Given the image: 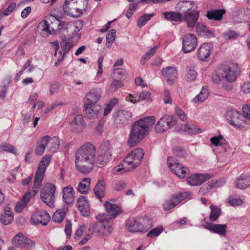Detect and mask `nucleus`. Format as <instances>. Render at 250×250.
Returning <instances> with one entry per match:
<instances>
[{"label":"nucleus","instance_id":"f257e3e1","mask_svg":"<svg viewBox=\"0 0 250 250\" xmlns=\"http://www.w3.org/2000/svg\"><path fill=\"white\" fill-rule=\"evenodd\" d=\"M51 18L53 22L51 24H49L46 20L41 21L39 25V27L41 30V34L42 36H48L51 35L59 34L64 36H68L69 38L73 40V41H69L66 40H62L60 45L64 54L67 53L77 43L81 38L80 33L84 24L83 20H77L74 22H62L55 16H51Z\"/></svg>","mask_w":250,"mask_h":250},{"label":"nucleus","instance_id":"f03ea898","mask_svg":"<svg viewBox=\"0 0 250 250\" xmlns=\"http://www.w3.org/2000/svg\"><path fill=\"white\" fill-rule=\"evenodd\" d=\"M155 121L153 116L141 119L135 121L132 125V129L128 140L129 146L131 147L140 142L148 133Z\"/></svg>","mask_w":250,"mask_h":250},{"label":"nucleus","instance_id":"7ed1b4c3","mask_svg":"<svg viewBox=\"0 0 250 250\" xmlns=\"http://www.w3.org/2000/svg\"><path fill=\"white\" fill-rule=\"evenodd\" d=\"M175 7L183 13V21L186 22L187 27L194 28L199 18V12L197 10L195 2L190 0L181 1L177 3Z\"/></svg>","mask_w":250,"mask_h":250},{"label":"nucleus","instance_id":"20e7f679","mask_svg":"<svg viewBox=\"0 0 250 250\" xmlns=\"http://www.w3.org/2000/svg\"><path fill=\"white\" fill-rule=\"evenodd\" d=\"M56 186L50 183L44 184L40 192L42 201L51 208L55 207Z\"/></svg>","mask_w":250,"mask_h":250},{"label":"nucleus","instance_id":"39448f33","mask_svg":"<svg viewBox=\"0 0 250 250\" xmlns=\"http://www.w3.org/2000/svg\"><path fill=\"white\" fill-rule=\"evenodd\" d=\"M151 227L150 221L146 219H131L126 223V228L131 232H146Z\"/></svg>","mask_w":250,"mask_h":250},{"label":"nucleus","instance_id":"423d86ee","mask_svg":"<svg viewBox=\"0 0 250 250\" xmlns=\"http://www.w3.org/2000/svg\"><path fill=\"white\" fill-rule=\"evenodd\" d=\"M82 0H65L63 7L64 12L71 17H78L85 10L84 6H82Z\"/></svg>","mask_w":250,"mask_h":250},{"label":"nucleus","instance_id":"0eeeda50","mask_svg":"<svg viewBox=\"0 0 250 250\" xmlns=\"http://www.w3.org/2000/svg\"><path fill=\"white\" fill-rule=\"evenodd\" d=\"M96 149L90 143H86L81 146L76 151L75 161L93 160L95 156Z\"/></svg>","mask_w":250,"mask_h":250},{"label":"nucleus","instance_id":"6e6552de","mask_svg":"<svg viewBox=\"0 0 250 250\" xmlns=\"http://www.w3.org/2000/svg\"><path fill=\"white\" fill-rule=\"evenodd\" d=\"M176 124V120L173 116L165 115L157 122L154 130L157 133H163L172 128Z\"/></svg>","mask_w":250,"mask_h":250},{"label":"nucleus","instance_id":"1a4fd4ad","mask_svg":"<svg viewBox=\"0 0 250 250\" xmlns=\"http://www.w3.org/2000/svg\"><path fill=\"white\" fill-rule=\"evenodd\" d=\"M192 194L190 192H179L164 202L163 204V209L165 211L170 210L185 199L190 198Z\"/></svg>","mask_w":250,"mask_h":250},{"label":"nucleus","instance_id":"9d476101","mask_svg":"<svg viewBox=\"0 0 250 250\" xmlns=\"http://www.w3.org/2000/svg\"><path fill=\"white\" fill-rule=\"evenodd\" d=\"M167 163L171 171L178 177L183 178L189 173V169L179 163L178 161L172 157H168Z\"/></svg>","mask_w":250,"mask_h":250},{"label":"nucleus","instance_id":"9b49d317","mask_svg":"<svg viewBox=\"0 0 250 250\" xmlns=\"http://www.w3.org/2000/svg\"><path fill=\"white\" fill-rule=\"evenodd\" d=\"M144 155V151L138 148L132 151L125 158V164H128L134 169L141 163Z\"/></svg>","mask_w":250,"mask_h":250},{"label":"nucleus","instance_id":"f8f14e48","mask_svg":"<svg viewBox=\"0 0 250 250\" xmlns=\"http://www.w3.org/2000/svg\"><path fill=\"white\" fill-rule=\"evenodd\" d=\"M182 50L185 53L193 51L197 45V38L191 33L185 34L183 37Z\"/></svg>","mask_w":250,"mask_h":250},{"label":"nucleus","instance_id":"ddd939ff","mask_svg":"<svg viewBox=\"0 0 250 250\" xmlns=\"http://www.w3.org/2000/svg\"><path fill=\"white\" fill-rule=\"evenodd\" d=\"M12 243L16 247L30 249L33 247L35 244L33 241L27 238L22 233L19 232L12 239Z\"/></svg>","mask_w":250,"mask_h":250},{"label":"nucleus","instance_id":"4468645a","mask_svg":"<svg viewBox=\"0 0 250 250\" xmlns=\"http://www.w3.org/2000/svg\"><path fill=\"white\" fill-rule=\"evenodd\" d=\"M226 118L230 125L236 128H241V115L235 109L228 110L226 113Z\"/></svg>","mask_w":250,"mask_h":250},{"label":"nucleus","instance_id":"2eb2a0df","mask_svg":"<svg viewBox=\"0 0 250 250\" xmlns=\"http://www.w3.org/2000/svg\"><path fill=\"white\" fill-rule=\"evenodd\" d=\"M132 116V114L130 111L119 110L114 113V123L117 127H122Z\"/></svg>","mask_w":250,"mask_h":250},{"label":"nucleus","instance_id":"dca6fc26","mask_svg":"<svg viewBox=\"0 0 250 250\" xmlns=\"http://www.w3.org/2000/svg\"><path fill=\"white\" fill-rule=\"evenodd\" d=\"M76 167L77 170L83 174L89 173L93 169L94 160L75 161Z\"/></svg>","mask_w":250,"mask_h":250},{"label":"nucleus","instance_id":"f3484780","mask_svg":"<svg viewBox=\"0 0 250 250\" xmlns=\"http://www.w3.org/2000/svg\"><path fill=\"white\" fill-rule=\"evenodd\" d=\"M102 91L100 89L94 88L88 92L84 98V104L86 106L95 105L101 97Z\"/></svg>","mask_w":250,"mask_h":250},{"label":"nucleus","instance_id":"a211bd4d","mask_svg":"<svg viewBox=\"0 0 250 250\" xmlns=\"http://www.w3.org/2000/svg\"><path fill=\"white\" fill-rule=\"evenodd\" d=\"M50 220V216L46 211H39L32 215L31 222L34 224H41L46 225Z\"/></svg>","mask_w":250,"mask_h":250},{"label":"nucleus","instance_id":"6ab92c4d","mask_svg":"<svg viewBox=\"0 0 250 250\" xmlns=\"http://www.w3.org/2000/svg\"><path fill=\"white\" fill-rule=\"evenodd\" d=\"M204 227L211 232L218 234L221 236H225L227 233V225L226 224H216L206 223Z\"/></svg>","mask_w":250,"mask_h":250},{"label":"nucleus","instance_id":"aec40b11","mask_svg":"<svg viewBox=\"0 0 250 250\" xmlns=\"http://www.w3.org/2000/svg\"><path fill=\"white\" fill-rule=\"evenodd\" d=\"M162 74L169 85L174 83L176 79L177 70L174 67L168 66L162 70Z\"/></svg>","mask_w":250,"mask_h":250},{"label":"nucleus","instance_id":"412c9836","mask_svg":"<svg viewBox=\"0 0 250 250\" xmlns=\"http://www.w3.org/2000/svg\"><path fill=\"white\" fill-rule=\"evenodd\" d=\"M77 205L81 214L83 216H88L90 208L88 202L85 196H81L77 202Z\"/></svg>","mask_w":250,"mask_h":250},{"label":"nucleus","instance_id":"4be33fe9","mask_svg":"<svg viewBox=\"0 0 250 250\" xmlns=\"http://www.w3.org/2000/svg\"><path fill=\"white\" fill-rule=\"evenodd\" d=\"M212 45L207 43L202 44L197 51V56L202 61H206L210 55Z\"/></svg>","mask_w":250,"mask_h":250},{"label":"nucleus","instance_id":"5701e85b","mask_svg":"<svg viewBox=\"0 0 250 250\" xmlns=\"http://www.w3.org/2000/svg\"><path fill=\"white\" fill-rule=\"evenodd\" d=\"M106 211L109 214L110 218H115L122 212L121 207L117 204L106 201L104 203Z\"/></svg>","mask_w":250,"mask_h":250},{"label":"nucleus","instance_id":"b1692460","mask_svg":"<svg viewBox=\"0 0 250 250\" xmlns=\"http://www.w3.org/2000/svg\"><path fill=\"white\" fill-rule=\"evenodd\" d=\"M106 219L105 215H101L97 216V219L99 221L103 222L101 229L103 232H100V235L102 236L108 235L112 231V228L110 223L108 222L104 221Z\"/></svg>","mask_w":250,"mask_h":250},{"label":"nucleus","instance_id":"393cba45","mask_svg":"<svg viewBox=\"0 0 250 250\" xmlns=\"http://www.w3.org/2000/svg\"><path fill=\"white\" fill-rule=\"evenodd\" d=\"M196 32L200 36H205L209 38L214 37V32L209 29L206 25L201 22H198L195 26Z\"/></svg>","mask_w":250,"mask_h":250},{"label":"nucleus","instance_id":"a878e982","mask_svg":"<svg viewBox=\"0 0 250 250\" xmlns=\"http://www.w3.org/2000/svg\"><path fill=\"white\" fill-rule=\"evenodd\" d=\"M84 107L85 114L89 119L97 118L100 111L101 110V107L99 105L86 106V104H84Z\"/></svg>","mask_w":250,"mask_h":250},{"label":"nucleus","instance_id":"bb28decb","mask_svg":"<svg viewBox=\"0 0 250 250\" xmlns=\"http://www.w3.org/2000/svg\"><path fill=\"white\" fill-rule=\"evenodd\" d=\"M62 192L63 200L66 204H71L74 202L75 192L70 185L64 187Z\"/></svg>","mask_w":250,"mask_h":250},{"label":"nucleus","instance_id":"cd10ccee","mask_svg":"<svg viewBox=\"0 0 250 250\" xmlns=\"http://www.w3.org/2000/svg\"><path fill=\"white\" fill-rule=\"evenodd\" d=\"M207 180V178L204 174H195L186 180L187 183L191 186H199Z\"/></svg>","mask_w":250,"mask_h":250},{"label":"nucleus","instance_id":"c85d7f7f","mask_svg":"<svg viewBox=\"0 0 250 250\" xmlns=\"http://www.w3.org/2000/svg\"><path fill=\"white\" fill-rule=\"evenodd\" d=\"M31 198V193L30 192L26 193L23 196L22 199L18 201L15 207L16 211L18 213H21L22 211L24 208L27 205Z\"/></svg>","mask_w":250,"mask_h":250},{"label":"nucleus","instance_id":"c756f323","mask_svg":"<svg viewBox=\"0 0 250 250\" xmlns=\"http://www.w3.org/2000/svg\"><path fill=\"white\" fill-rule=\"evenodd\" d=\"M163 15L166 20L180 23L183 21V13L180 12H165Z\"/></svg>","mask_w":250,"mask_h":250},{"label":"nucleus","instance_id":"7c9ffc66","mask_svg":"<svg viewBox=\"0 0 250 250\" xmlns=\"http://www.w3.org/2000/svg\"><path fill=\"white\" fill-rule=\"evenodd\" d=\"M105 182L104 180H99L94 188V192L97 198L101 199L104 197Z\"/></svg>","mask_w":250,"mask_h":250},{"label":"nucleus","instance_id":"2f4dec72","mask_svg":"<svg viewBox=\"0 0 250 250\" xmlns=\"http://www.w3.org/2000/svg\"><path fill=\"white\" fill-rule=\"evenodd\" d=\"M4 212L0 217V220L3 225H7L11 224L14 219L13 213L8 206H6L4 209Z\"/></svg>","mask_w":250,"mask_h":250},{"label":"nucleus","instance_id":"473e14b6","mask_svg":"<svg viewBox=\"0 0 250 250\" xmlns=\"http://www.w3.org/2000/svg\"><path fill=\"white\" fill-rule=\"evenodd\" d=\"M210 141L214 146L220 147L223 151H227L228 145L221 135L212 137L210 139Z\"/></svg>","mask_w":250,"mask_h":250},{"label":"nucleus","instance_id":"72a5a7b5","mask_svg":"<svg viewBox=\"0 0 250 250\" xmlns=\"http://www.w3.org/2000/svg\"><path fill=\"white\" fill-rule=\"evenodd\" d=\"M235 185L237 188L241 189L250 187V176L246 175H241L237 179Z\"/></svg>","mask_w":250,"mask_h":250},{"label":"nucleus","instance_id":"f704fd0d","mask_svg":"<svg viewBox=\"0 0 250 250\" xmlns=\"http://www.w3.org/2000/svg\"><path fill=\"white\" fill-rule=\"evenodd\" d=\"M72 127L77 132H81L85 126V122L82 115H77L72 124Z\"/></svg>","mask_w":250,"mask_h":250},{"label":"nucleus","instance_id":"c9c22d12","mask_svg":"<svg viewBox=\"0 0 250 250\" xmlns=\"http://www.w3.org/2000/svg\"><path fill=\"white\" fill-rule=\"evenodd\" d=\"M90 181L89 178H83L78 184L77 191L82 194H86L89 189Z\"/></svg>","mask_w":250,"mask_h":250},{"label":"nucleus","instance_id":"e433bc0d","mask_svg":"<svg viewBox=\"0 0 250 250\" xmlns=\"http://www.w3.org/2000/svg\"><path fill=\"white\" fill-rule=\"evenodd\" d=\"M150 97V93L148 92H143L135 94H129L128 100L135 103L138 101L147 99Z\"/></svg>","mask_w":250,"mask_h":250},{"label":"nucleus","instance_id":"4c0bfd02","mask_svg":"<svg viewBox=\"0 0 250 250\" xmlns=\"http://www.w3.org/2000/svg\"><path fill=\"white\" fill-rule=\"evenodd\" d=\"M222 78L227 82L232 83L237 79L236 73L231 67H228L223 69V75Z\"/></svg>","mask_w":250,"mask_h":250},{"label":"nucleus","instance_id":"58836bf2","mask_svg":"<svg viewBox=\"0 0 250 250\" xmlns=\"http://www.w3.org/2000/svg\"><path fill=\"white\" fill-rule=\"evenodd\" d=\"M45 171L38 169L34 180V191L36 192L40 188V186L42 182Z\"/></svg>","mask_w":250,"mask_h":250},{"label":"nucleus","instance_id":"ea45409f","mask_svg":"<svg viewBox=\"0 0 250 250\" xmlns=\"http://www.w3.org/2000/svg\"><path fill=\"white\" fill-rule=\"evenodd\" d=\"M48 135L44 136L41 138L40 143L36 146L35 150V153L36 155H41L43 153L48 144Z\"/></svg>","mask_w":250,"mask_h":250},{"label":"nucleus","instance_id":"a19ab883","mask_svg":"<svg viewBox=\"0 0 250 250\" xmlns=\"http://www.w3.org/2000/svg\"><path fill=\"white\" fill-rule=\"evenodd\" d=\"M225 13V11L223 9L208 11L206 17L209 20H220L222 19Z\"/></svg>","mask_w":250,"mask_h":250},{"label":"nucleus","instance_id":"79ce46f5","mask_svg":"<svg viewBox=\"0 0 250 250\" xmlns=\"http://www.w3.org/2000/svg\"><path fill=\"white\" fill-rule=\"evenodd\" d=\"M48 142L47 145L48 146L49 150L52 153L55 152L60 147V140L57 137L50 138L48 135Z\"/></svg>","mask_w":250,"mask_h":250},{"label":"nucleus","instance_id":"37998d69","mask_svg":"<svg viewBox=\"0 0 250 250\" xmlns=\"http://www.w3.org/2000/svg\"><path fill=\"white\" fill-rule=\"evenodd\" d=\"M112 147L108 140L104 141L100 146V152L111 157Z\"/></svg>","mask_w":250,"mask_h":250},{"label":"nucleus","instance_id":"c03bdc74","mask_svg":"<svg viewBox=\"0 0 250 250\" xmlns=\"http://www.w3.org/2000/svg\"><path fill=\"white\" fill-rule=\"evenodd\" d=\"M217 181H211L206 183L204 186H202L199 190V193L202 195H204L208 193L213 188L217 186Z\"/></svg>","mask_w":250,"mask_h":250},{"label":"nucleus","instance_id":"a18cd8bd","mask_svg":"<svg viewBox=\"0 0 250 250\" xmlns=\"http://www.w3.org/2000/svg\"><path fill=\"white\" fill-rule=\"evenodd\" d=\"M67 211L66 208H62L57 210L53 216V220L55 222L61 223L64 219L66 213Z\"/></svg>","mask_w":250,"mask_h":250},{"label":"nucleus","instance_id":"49530a36","mask_svg":"<svg viewBox=\"0 0 250 250\" xmlns=\"http://www.w3.org/2000/svg\"><path fill=\"white\" fill-rule=\"evenodd\" d=\"M111 159V157L106 155L102 154L100 152V154L97 157L96 163L97 166L99 167H104Z\"/></svg>","mask_w":250,"mask_h":250},{"label":"nucleus","instance_id":"de8ad7c7","mask_svg":"<svg viewBox=\"0 0 250 250\" xmlns=\"http://www.w3.org/2000/svg\"><path fill=\"white\" fill-rule=\"evenodd\" d=\"M210 208L211 212L209 215V220L212 222H214L221 214V210L217 206L214 205H211Z\"/></svg>","mask_w":250,"mask_h":250},{"label":"nucleus","instance_id":"09e8293b","mask_svg":"<svg viewBox=\"0 0 250 250\" xmlns=\"http://www.w3.org/2000/svg\"><path fill=\"white\" fill-rule=\"evenodd\" d=\"M133 168L130 167L128 164H125V160H124V163L122 165L121 167L118 166L114 169V172L115 174H122L123 173L129 172Z\"/></svg>","mask_w":250,"mask_h":250},{"label":"nucleus","instance_id":"8fccbe9b","mask_svg":"<svg viewBox=\"0 0 250 250\" xmlns=\"http://www.w3.org/2000/svg\"><path fill=\"white\" fill-rule=\"evenodd\" d=\"M208 91L206 89L202 88L200 93L194 98L193 101L195 103L203 102L208 98Z\"/></svg>","mask_w":250,"mask_h":250},{"label":"nucleus","instance_id":"3c124183","mask_svg":"<svg viewBox=\"0 0 250 250\" xmlns=\"http://www.w3.org/2000/svg\"><path fill=\"white\" fill-rule=\"evenodd\" d=\"M183 131L188 134H197L201 132V130L200 128H196L194 125L185 124Z\"/></svg>","mask_w":250,"mask_h":250},{"label":"nucleus","instance_id":"603ef678","mask_svg":"<svg viewBox=\"0 0 250 250\" xmlns=\"http://www.w3.org/2000/svg\"><path fill=\"white\" fill-rule=\"evenodd\" d=\"M0 149L15 155L18 154L15 147L12 145L8 143H4L0 145Z\"/></svg>","mask_w":250,"mask_h":250},{"label":"nucleus","instance_id":"864d4df0","mask_svg":"<svg viewBox=\"0 0 250 250\" xmlns=\"http://www.w3.org/2000/svg\"><path fill=\"white\" fill-rule=\"evenodd\" d=\"M154 16L153 14H144L137 21V26L142 27Z\"/></svg>","mask_w":250,"mask_h":250},{"label":"nucleus","instance_id":"5fc2aeb1","mask_svg":"<svg viewBox=\"0 0 250 250\" xmlns=\"http://www.w3.org/2000/svg\"><path fill=\"white\" fill-rule=\"evenodd\" d=\"M51 160V157L49 155H46L43 157L41 160L38 169L45 171L46 168L50 163Z\"/></svg>","mask_w":250,"mask_h":250},{"label":"nucleus","instance_id":"6e6d98bb","mask_svg":"<svg viewBox=\"0 0 250 250\" xmlns=\"http://www.w3.org/2000/svg\"><path fill=\"white\" fill-rule=\"evenodd\" d=\"M240 34L234 30H229L222 34L223 37L225 40H234L238 38Z\"/></svg>","mask_w":250,"mask_h":250},{"label":"nucleus","instance_id":"4d7b16f0","mask_svg":"<svg viewBox=\"0 0 250 250\" xmlns=\"http://www.w3.org/2000/svg\"><path fill=\"white\" fill-rule=\"evenodd\" d=\"M198 73L197 71L191 68L187 70L186 74V79L188 82H193L197 78Z\"/></svg>","mask_w":250,"mask_h":250},{"label":"nucleus","instance_id":"13d9d810","mask_svg":"<svg viewBox=\"0 0 250 250\" xmlns=\"http://www.w3.org/2000/svg\"><path fill=\"white\" fill-rule=\"evenodd\" d=\"M116 30L115 29L111 30L106 35V46L108 48H110L112 44L114 42L116 38Z\"/></svg>","mask_w":250,"mask_h":250},{"label":"nucleus","instance_id":"bf43d9fd","mask_svg":"<svg viewBox=\"0 0 250 250\" xmlns=\"http://www.w3.org/2000/svg\"><path fill=\"white\" fill-rule=\"evenodd\" d=\"M118 99H112L107 104L104 111V115L107 116L108 115L111 111L112 110V108L115 106V105L118 103Z\"/></svg>","mask_w":250,"mask_h":250},{"label":"nucleus","instance_id":"052dcab7","mask_svg":"<svg viewBox=\"0 0 250 250\" xmlns=\"http://www.w3.org/2000/svg\"><path fill=\"white\" fill-rule=\"evenodd\" d=\"M123 86V83L120 81H114L110 84L108 91L110 92H115L118 89Z\"/></svg>","mask_w":250,"mask_h":250},{"label":"nucleus","instance_id":"680f3d73","mask_svg":"<svg viewBox=\"0 0 250 250\" xmlns=\"http://www.w3.org/2000/svg\"><path fill=\"white\" fill-rule=\"evenodd\" d=\"M163 231L162 226H159L154 228L147 233V236L149 237H157Z\"/></svg>","mask_w":250,"mask_h":250},{"label":"nucleus","instance_id":"e2e57ef3","mask_svg":"<svg viewBox=\"0 0 250 250\" xmlns=\"http://www.w3.org/2000/svg\"><path fill=\"white\" fill-rule=\"evenodd\" d=\"M95 227L94 226H92L91 227L89 230L90 231L89 233H88L84 237H83L81 241L79 242V244L80 245H83L85 244L89 239H91L92 237V236L93 235V230L94 229Z\"/></svg>","mask_w":250,"mask_h":250},{"label":"nucleus","instance_id":"0e129e2a","mask_svg":"<svg viewBox=\"0 0 250 250\" xmlns=\"http://www.w3.org/2000/svg\"><path fill=\"white\" fill-rule=\"evenodd\" d=\"M228 202L232 206L241 205L243 201L241 199L229 197L228 200Z\"/></svg>","mask_w":250,"mask_h":250},{"label":"nucleus","instance_id":"69168bd1","mask_svg":"<svg viewBox=\"0 0 250 250\" xmlns=\"http://www.w3.org/2000/svg\"><path fill=\"white\" fill-rule=\"evenodd\" d=\"M59 88V84L58 83L54 82L51 83L49 86V92L51 95L56 93Z\"/></svg>","mask_w":250,"mask_h":250},{"label":"nucleus","instance_id":"338daca9","mask_svg":"<svg viewBox=\"0 0 250 250\" xmlns=\"http://www.w3.org/2000/svg\"><path fill=\"white\" fill-rule=\"evenodd\" d=\"M223 79L222 76H220L216 73H213L211 76L212 82L215 84H219Z\"/></svg>","mask_w":250,"mask_h":250},{"label":"nucleus","instance_id":"774afa93","mask_svg":"<svg viewBox=\"0 0 250 250\" xmlns=\"http://www.w3.org/2000/svg\"><path fill=\"white\" fill-rule=\"evenodd\" d=\"M242 109L244 117L248 120H250V105H244Z\"/></svg>","mask_w":250,"mask_h":250}]
</instances>
